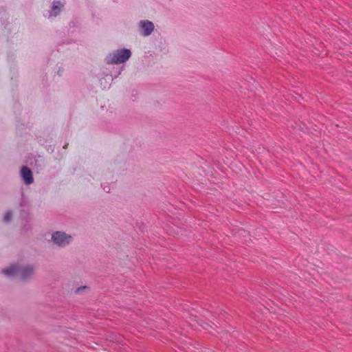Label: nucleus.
<instances>
[{"label":"nucleus","mask_w":352,"mask_h":352,"mask_svg":"<svg viewBox=\"0 0 352 352\" xmlns=\"http://www.w3.org/2000/svg\"><path fill=\"white\" fill-rule=\"evenodd\" d=\"M34 271L35 267L34 265H27L21 266L14 263L2 270V273L8 277L19 276L22 280L25 281L33 276Z\"/></svg>","instance_id":"nucleus-1"},{"label":"nucleus","mask_w":352,"mask_h":352,"mask_svg":"<svg viewBox=\"0 0 352 352\" xmlns=\"http://www.w3.org/2000/svg\"><path fill=\"white\" fill-rule=\"evenodd\" d=\"M131 56V52L126 48L118 49L109 54L105 58V63L108 65L120 64L127 61Z\"/></svg>","instance_id":"nucleus-2"},{"label":"nucleus","mask_w":352,"mask_h":352,"mask_svg":"<svg viewBox=\"0 0 352 352\" xmlns=\"http://www.w3.org/2000/svg\"><path fill=\"white\" fill-rule=\"evenodd\" d=\"M51 240L58 247L64 248L72 242V236L64 232L56 231L52 233Z\"/></svg>","instance_id":"nucleus-3"},{"label":"nucleus","mask_w":352,"mask_h":352,"mask_svg":"<svg viewBox=\"0 0 352 352\" xmlns=\"http://www.w3.org/2000/svg\"><path fill=\"white\" fill-rule=\"evenodd\" d=\"M154 30V23L149 20H141L138 22V31L142 36L146 37L151 35Z\"/></svg>","instance_id":"nucleus-4"},{"label":"nucleus","mask_w":352,"mask_h":352,"mask_svg":"<svg viewBox=\"0 0 352 352\" xmlns=\"http://www.w3.org/2000/svg\"><path fill=\"white\" fill-rule=\"evenodd\" d=\"M21 176L27 185L31 184L34 182L32 172L28 166H23L21 170Z\"/></svg>","instance_id":"nucleus-5"},{"label":"nucleus","mask_w":352,"mask_h":352,"mask_svg":"<svg viewBox=\"0 0 352 352\" xmlns=\"http://www.w3.org/2000/svg\"><path fill=\"white\" fill-rule=\"evenodd\" d=\"M63 7V4H62L60 1H54L51 6L50 16H56L60 12Z\"/></svg>","instance_id":"nucleus-6"},{"label":"nucleus","mask_w":352,"mask_h":352,"mask_svg":"<svg viewBox=\"0 0 352 352\" xmlns=\"http://www.w3.org/2000/svg\"><path fill=\"white\" fill-rule=\"evenodd\" d=\"M12 212L8 211L4 215V218H3L4 221L9 222L12 219Z\"/></svg>","instance_id":"nucleus-7"},{"label":"nucleus","mask_w":352,"mask_h":352,"mask_svg":"<svg viewBox=\"0 0 352 352\" xmlns=\"http://www.w3.org/2000/svg\"><path fill=\"white\" fill-rule=\"evenodd\" d=\"M102 186V188H103V189H104V190L105 192H109L110 188H109V186Z\"/></svg>","instance_id":"nucleus-8"},{"label":"nucleus","mask_w":352,"mask_h":352,"mask_svg":"<svg viewBox=\"0 0 352 352\" xmlns=\"http://www.w3.org/2000/svg\"><path fill=\"white\" fill-rule=\"evenodd\" d=\"M85 287H78L76 290V293H80V291L83 289H85Z\"/></svg>","instance_id":"nucleus-9"}]
</instances>
